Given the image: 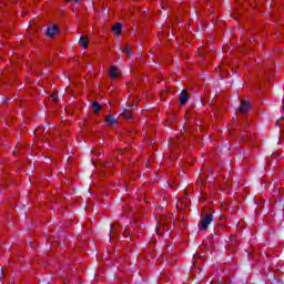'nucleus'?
Masks as SVG:
<instances>
[{
    "instance_id": "f257e3e1",
    "label": "nucleus",
    "mask_w": 284,
    "mask_h": 284,
    "mask_svg": "<svg viewBox=\"0 0 284 284\" xmlns=\"http://www.w3.org/2000/svg\"><path fill=\"white\" fill-rule=\"evenodd\" d=\"M212 221H214V216L212 214H207L202 217V222L200 223V230H207Z\"/></svg>"
},
{
    "instance_id": "f03ea898",
    "label": "nucleus",
    "mask_w": 284,
    "mask_h": 284,
    "mask_svg": "<svg viewBox=\"0 0 284 284\" xmlns=\"http://www.w3.org/2000/svg\"><path fill=\"white\" fill-rule=\"evenodd\" d=\"M111 30L113 34H115L116 37H121V33L123 32V26L118 22L111 28Z\"/></svg>"
},
{
    "instance_id": "7ed1b4c3",
    "label": "nucleus",
    "mask_w": 284,
    "mask_h": 284,
    "mask_svg": "<svg viewBox=\"0 0 284 284\" xmlns=\"http://www.w3.org/2000/svg\"><path fill=\"white\" fill-rule=\"evenodd\" d=\"M250 102L247 101H242L241 105H240V112L241 114H247L250 112Z\"/></svg>"
},
{
    "instance_id": "20e7f679",
    "label": "nucleus",
    "mask_w": 284,
    "mask_h": 284,
    "mask_svg": "<svg viewBox=\"0 0 284 284\" xmlns=\"http://www.w3.org/2000/svg\"><path fill=\"white\" fill-rule=\"evenodd\" d=\"M120 74L121 73L119 72V69H116V67H110V69H109V77L111 79H119Z\"/></svg>"
},
{
    "instance_id": "39448f33",
    "label": "nucleus",
    "mask_w": 284,
    "mask_h": 284,
    "mask_svg": "<svg viewBox=\"0 0 284 284\" xmlns=\"http://www.w3.org/2000/svg\"><path fill=\"white\" fill-rule=\"evenodd\" d=\"M190 101V94L187 93V91L183 90L180 94V103L181 105H185V102Z\"/></svg>"
},
{
    "instance_id": "423d86ee",
    "label": "nucleus",
    "mask_w": 284,
    "mask_h": 284,
    "mask_svg": "<svg viewBox=\"0 0 284 284\" xmlns=\"http://www.w3.org/2000/svg\"><path fill=\"white\" fill-rule=\"evenodd\" d=\"M58 32H59V26L57 24L49 27L47 30L48 37H54V34H58Z\"/></svg>"
},
{
    "instance_id": "0eeeda50",
    "label": "nucleus",
    "mask_w": 284,
    "mask_h": 284,
    "mask_svg": "<svg viewBox=\"0 0 284 284\" xmlns=\"http://www.w3.org/2000/svg\"><path fill=\"white\" fill-rule=\"evenodd\" d=\"M105 122H106L108 125H116V123H119L116 118H114L112 115H106L105 116Z\"/></svg>"
},
{
    "instance_id": "6e6552de",
    "label": "nucleus",
    "mask_w": 284,
    "mask_h": 284,
    "mask_svg": "<svg viewBox=\"0 0 284 284\" xmlns=\"http://www.w3.org/2000/svg\"><path fill=\"white\" fill-rule=\"evenodd\" d=\"M79 43H80V45H82V48H88L90 40H88L87 37H81Z\"/></svg>"
},
{
    "instance_id": "1a4fd4ad",
    "label": "nucleus",
    "mask_w": 284,
    "mask_h": 284,
    "mask_svg": "<svg viewBox=\"0 0 284 284\" xmlns=\"http://www.w3.org/2000/svg\"><path fill=\"white\" fill-rule=\"evenodd\" d=\"M92 108L94 114H99L101 112V104H99V102H93Z\"/></svg>"
},
{
    "instance_id": "9d476101",
    "label": "nucleus",
    "mask_w": 284,
    "mask_h": 284,
    "mask_svg": "<svg viewBox=\"0 0 284 284\" xmlns=\"http://www.w3.org/2000/svg\"><path fill=\"white\" fill-rule=\"evenodd\" d=\"M123 52H125L128 57H132V49L130 47H125Z\"/></svg>"
},
{
    "instance_id": "9b49d317",
    "label": "nucleus",
    "mask_w": 284,
    "mask_h": 284,
    "mask_svg": "<svg viewBox=\"0 0 284 284\" xmlns=\"http://www.w3.org/2000/svg\"><path fill=\"white\" fill-rule=\"evenodd\" d=\"M123 116H125V119H132V114L130 112H124Z\"/></svg>"
},
{
    "instance_id": "f8f14e48",
    "label": "nucleus",
    "mask_w": 284,
    "mask_h": 284,
    "mask_svg": "<svg viewBox=\"0 0 284 284\" xmlns=\"http://www.w3.org/2000/svg\"><path fill=\"white\" fill-rule=\"evenodd\" d=\"M68 3H70V2H74V3H79V0H65Z\"/></svg>"
},
{
    "instance_id": "ddd939ff",
    "label": "nucleus",
    "mask_w": 284,
    "mask_h": 284,
    "mask_svg": "<svg viewBox=\"0 0 284 284\" xmlns=\"http://www.w3.org/2000/svg\"><path fill=\"white\" fill-rule=\"evenodd\" d=\"M51 99H53V101H57V95L52 94Z\"/></svg>"
},
{
    "instance_id": "4468645a",
    "label": "nucleus",
    "mask_w": 284,
    "mask_h": 284,
    "mask_svg": "<svg viewBox=\"0 0 284 284\" xmlns=\"http://www.w3.org/2000/svg\"><path fill=\"white\" fill-rule=\"evenodd\" d=\"M3 276V271H0V278Z\"/></svg>"
},
{
    "instance_id": "2eb2a0df",
    "label": "nucleus",
    "mask_w": 284,
    "mask_h": 284,
    "mask_svg": "<svg viewBox=\"0 0 284 284\" xmlns=\"http://www.w3.org/2000/svg\"><path fill=\"white\" fill-rule=\"evenodd\" d=\"M219 70H220V72H223V69H221V67H220V69H219Z\"/></svg>"
},
{
    "instance_id": "dca6fc26",
    "label": "nucleus",
    "mask_w": 284,
    "mask_h": 284,
    "mask_svg": "<svg viewBox=\"0 0 284 284\" xmlns=\"http://www.w3.org/2000/svg\"><path fill=\"white\" fill-rule=\"evenodd\" d=\"M111 230H114V226H111Z\"/></svg>"
}]
</instances>
